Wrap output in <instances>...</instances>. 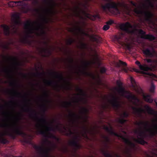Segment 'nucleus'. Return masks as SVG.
I'll list each match as a JSON object with an SVG mask.
<instances>
[{"mask_svg":"<svg viewBox=\"0 0 157 157\" xmlns=\"http://www.w3.org/2000/svg\"><path fill=\"white\" fill-rule=\"evenodd\" d=\"M117 91L119 93L121 94L122 95H123L125 93L127 94L128 95L126 96L125 97L131 101L134 100L139 101L135 95L133 94L129 91H125L124 88L122 86L119 87Z\"/></svg>","mask_w":157,"mask_h":157,"instance_id":"6e6552de","label":"nucleus"},{"mask_svg":"<svg viewBox=\"0 0 157 157\" xmlns=\"http://www.w3.org/2000/svg\"><path fill=\"white\" fill-rule=\"evenodd\" d=\"M115 38L117 40L120 44L122 46H125L128 50H131V46L129 44L126 43L120 40L121 38V36H116L115 37Z\"/></svg>","mask_w":157,"mask_h":157,"instance_id":"b1692460","label":"nucleus"},{"mask_svg":"<svg viewBox=\"0 0 157 157\" xmlns=\"http://www.w3.org/2000/svg\"><path fill=\"white\" fill-rule=\"evenodd\" d=\"M106 70L105 67H101L100 70V72L102 74L105 73L106 71Z\"/></svg>","mask_w":157,"mask_h":157,"instance_id":"5fc2aeb1","label":"nucleus"},{"mask_svg":"<svg viewBox=\"0 0 157 157\" xmlns=\"http://www.w3.org/2000/svg\"><path fill=\"white\" fill-rule=\"evenodd\" d=\"M82 62L84 65V70L83 71H81L80 70V71L84 74L87 75H90V74L85 71L86 68L89 64V63L87 61H83Z\"/></svg>","mask_w":157,"mask_h":157,"instance_id":"c85d7f7f","label":"nucleus"},{"mask_svg":"<svg viewBox=\"0 0 157 157\" xmlns=\"http://www.w3.org/2000/svg\"><path fill=\"white\" fill-rule=\"evenodd\" d=\"M43 108L42 109V112L44 114L45 113L46 111V106L45 105H43Z\"/></svg>","mask_w":157,"mask_h":157,"instance_id":"052dcab7","label":"nucleus"},{"mask_svg":"<svg viewBox=\"0 0 157 157\" xmlns=\"http://www.w3.org/2000/svg\"><path fill=\"white\" fill-rule=\"evenodd\" d=\"M76 90L79 93V94H76L77 95H80L83 97L85 96L86 95V94L84 92V90L80 88L77 87L76 88Z\"/></svg>","mask_w":157,"mask_h":157,"instance_id":"2f4dec72","label":"nucleus"},{"mask_svg":"<svg viewBox=\"0 0 157 157\" xmlns=\"http://www.w3.org/2000/svg\"><path fill=\"white\" fill-rule=\"evenodd\" d=\"M135 31L140 35V37L142 39H147L150 41H152L155 39L154 36L151 34H146V32L142 29H135Z\"/></svg>","mask_w":157,"mask_h":157,"instance_id":"9d476101","label":"nucleus"},{"mask_svg":"<svg viewBox=\"0 0 157 157\" xmlns=\"http://www.w3.org/2000/svg\"><path fill=\"white\" fill-rule=\"evenodd\" d=\"M146 1L148 3L149 6L151 8L154 7V4L151 0H146Z\"/></svg>","mask_w":157,"mask_h":157,"instance_id":"c03bdc74","label":"nucleus"},{"mask_svg":"<svg viewBox=\"0 0 157 157\" xmlns=\"http://www.w3.org/2000/svg\"><path fill=\"white\" fill-rule=\"evenodd\" d=\"M153 123L152 128H149V122L148 121L136 122L135 124L138 126L140 128L139 130H135L134 132L135 133L138 135L137 136V138H134V140L135 142L142 145L147 143L144 140V138L146 136V134L144 131L142 130V126L144 127L146 131L149 133L151 136H153L155 134H157V119L154 120Z\"/></svg>","mask_w":157,"mask_h":157,"instance_id":"f03ea898","label":"nucleus"},{"mask_svg":"<svg viewBox=\"0 0 157 157\" xmlns=\"http://www.w3.org/2000/svg\"><path fill=\"white\" fill-rule=\"evenodd\" d=\"M46 128V129L48 131H55V129L52 127H48L47 126H45Z\"/></svg>","mask_w":157,"mask_h":157,"instance_id":"49530a36","label":"nucleus"},{"mask_svg":"<svg viewBox=\"0 0 157 157\" xmlns=\"http://www.w3.org/2000/svg\"><path fill=\"white\" fill-rule=\"evenodd\" d=\"M69 115V117L72 118L74 120H75L76 119H78L79 117V116L75 113L71 112V111Z\"/></svg>","mask_w":157,"mask_h":157,"instance_id":"7c9ffc66","label":"nucleus"},{"mask_svg":"<svg viewBox=\"0 0 157 157\" xmlns=\"http://www.w3.org/2000/svg\"><path fill=\"white\" fill-rule=\"evenodd\" d=\"M44 96L46 97V98H47L49 96V95H48V94L46 90L44 91Z\"/></svg>","mask_w":157,"mask_h":157,"instance_id":"680f3d73","label":"nucleus"},{"mask_svg":"<svg viewBox=\"0 0 157 157\" xmlns=\"http://www.w3.org/2000/svg\"><path fill=\"white\" fill-rule=\"evenodd\" d=\"M129 116V113L127 112H124L121 115V117H122L118 118V122L120 124H121L120 127H122V125L124 124L127 121V120L124 119L123 118H127Z\"/></svg>","mask_w":157,"mask_h":157,"instance_id":"a211bd4d","label":"nucleus"},{"mask_svg":"<svg viewBox=\"0 0 157 157\" xmlns=\"http://www.w3.org/2000/svg\"><path fill=\"white\" fill-rule=\"evenodd\" d=\"M78 138V136H75L74 137V139L69 142V144L74 147L76 150L79 149L81 147V145L78 144V141H77Z\"/></svg>","mask_w":157,"mask_h":157,"instance_id":"6ab92c4d","label":"nucleus"},{"mask_svg":"<svg viewBox=\"0 0 157 157\" xmlns=\"http://www.w3.org/2000/svg\"><path fill=\"white\" fill-rule=\"evenodd\" d=\"M121 7L124 12H128L129 11V8L128 5L124 3L119 2L117 3L114 2H110L102 6V8L104 11L107 10L111 13L117 14L120 13V11L118 7Z\"/></svg>","mask_w":157,"mask_h":157,"instance_id":"39448f33","label":"nucleus"},{"mask_svg":"<svg viewBox=\"0 0 157 157\" xmlns=\"http://www.w3.org/2000/svg\"><path fill=\"white\" fill-rule=\"evenodd\" d=\"M101 153L105 157H113L112 155L108 152V151L104 150H102Z\"/></svg>","mask_w":157,"mask_h":157,"instance_id":"473e14b6","label":"nucleus"},{"mask_svg":"<svg viewBox=\"0 0 157 157\" xmlns=\"http://www.w3.org/2000/svg\"><path fill=\"white\" fill-rule=\"evenodd\" d=\"M144 61L148 63H152L153 62L152 60L151 59H145Z\"/></svg>","mask_w":157,"mask_h":157,"instance_id":"bf43d9fd","label":"nucleus"},{"mask_svg":"<svg viewBox=\"0 0 157 157\" xmlns=\"http://www.w3.org/2000/svg\"><path fill=\"white\" fill-rule=\"evenodd\" d=\"M135 63L138 66L140 70L144 71H151L154 69L153 66L149 67L145 64H141L140 62L138 60L136 61Z\"/></svg>","mask_w":157,"mask_h":157,"instance_id":"ddd939ff","label":"nucleus"},{"mask_svg":"<svg viewBox=\"0 0 157 157\" xmlns=\"http://www.w3.org/2000/svg\"><path fill=\"white\" fill-rule=\"evenodd\" d=\"M144 74L148 75V76H152V77H155V75L153 73H151L149 72H146Z\"/></svg>","mask_w":157,"mask_h":157,"instance_id":"4d7b16f0","label":"nucleus"},{"mask_svg":"<svg viewBox=\"0 0 157 157\" xmlns=\"http://www.w3.org/2000/svg\"><path fill=\"white\" fill-rule=\"evenodd\" d=\"M89 110L87 108L82 107L81 112L82 114H86L89 112Z\"/></svg>","mask_w":157,"mask_h":157,"instance_id":"e433bc0d","label":"nucleus"},{"mask_svg":"<svg viewBox=\"0 0 157 157\" xmlns=\"http://www.w3.org/2000/svg\"><path fill=\"white\" fill-rule=\"evenodd\" d=\"M143 51L144 54L147 57L150 58L154 57L156 54V52L154 50H153L152 51H151L148 48H147L144 50Z\"/></svg>","mask_w":157,"mask_h":157,"instance_id":"4be33fe9","label":"nucleus"},{"mask_svg":"<svg viewBox=\"0 0 157 157\" xmlns=\"http://www.w3.org/2000/svg\"><path fill=\"white\" fill-rule=\"evenodd\" d=\"M11 21L13 25L14 26L13 29H15L16 26L19 25L21 24L20 16L18 13H14L12 15Z\"/></svg>","mask_w":157,"mask_h":157,"instance_id":"f8f14e48","label":"nucleus"},{"mask_svg":"<svg viewBox=\"0 0 157 157\" xmlns=\"http://www.w3.org/2000/svg\"><path fill=\"white\" fill-rule=\"evenodd\" d=\"M114 23V22L113 21L110 20H109V21H107L106 23V24L107 25H111L112 24Z\"/></svg>","mask_w":157,"mask_h":157,"instance_id":"6e6d98bb","label":"nucleus"},{"mask_svg":"<svg viewBox=\"0 0 157 157\" xmlns=\"http://www.w3.org/2000/svg\"><path fill=\"white\" fill-rule=\"evenodd\" d=\"M43 2L45 4L52 6L53 4H55L54 0H43Z\"/></svg>","mask_w":157,"mask_h":157,"instance_id":"72a5a7b5","label":"nucleus"},{"mask_svg":"<svg viewBox=\"0 0 157 157\" xmlns=\"http://www.w3.org/2000/svg\"><path fill=\"white\" fill-rule=\"evenodd\" d=\"M68 61L71 64H72L70 66V67L71 68H73L74 67V66L72 64H73V63H74V59H73L71 58H70L68 59Z\"/></svg>","mask_w":157,"mask_h":157,"instance_id":"a18cd8bd","label":"nucleus"},{"mask_svg":"<svg viewBox=\"0 0 157 157\" xmlns=\"http://www.w3.org/2000/svg\"><path fill=\"white\" fill-rule=\"evenodd\" d=\"M49 137L53 138L57 141H58L59 140V138L56 137L55 135H54L53 134H51L50 133H49Z\"/></svg>","mask_w":157,"mask_h":157,"instance_id":"58836bf2","label":"nucleus"},{"mask_svg":"<svg viewBox=\"0 0 157 157\" xmlns=\"http://www.w3.org/2000/svg\"><path fill=\"white\" fill-rule=\"evenodd\" d=\"M56 129L61 132H63L64 131L60 127L59 125H57L56 127Z\"/></svg>","mask_w":157,"mask_h":157,"instance_id":"864d4df0","label":"nucleus"},{"mask_svg":"<svg viewBox=\"0 0 157 157\" xmlns=\"http://www.w3.org/2000/svg\"><path fill=\"white\" fill-rule=\"evenodd\" d=\"M116 83L119 87L122 86V83L120 80H117L116 81Z\"/></svg>","mask_w":157,"mask_h":157,"instance_id":"09e8293b","label":"nucleus"},{"mask_svg":"<svg viewBox=\"0 0 157 157\" xmlns=\"http://www.w3.org/2000/svg\"><path fill=\"white\" fill-rule=\"evenodd\" d=\"M109 25L106 24L103 26V29L104 31H106L109 29Z\"/></svg>","mask_w":157,"mask_h":157,"instance_id":"8fccbe9b","label":"nucleus"},{"mask_svg":"<svg viewBox=\"0 0 157 157\" xmlns=\"http://www.w3.org/2000/svg\"><path fill=\"white\" fill-rule=\"evenodd\" d=\"M135 13L138 14H143L144 16L145 20L149 23L153 22L154 14L151 11L148 10H142L135 8L134 10Z\"/></svg>","mask_w":157,"mask_h":157,"instance_id":"0eeeda50","label":"nucleus"},{"mask_svg":"<svg viewBox=\"0 0 157 157\" xmlns=\"http://www.w3.org/2000/svg\"><path fill=\"white\" fill-rule=\"evenodd\" d=\"M2 71L6 74L10 75V77L11 78L13 79V80L12 81L10 82V86H18L17 82L14 79L13 76L10 75V73L12 71L9 69L8 67L6 66L2 68Z\"/></svg>","mask_w":157,"mask_h":157,"instance_id":"2eb2a0df","label":"nucleus"},{"mask_svg":"<svg viewBox=\"0 0 157 157\" xmlns=\"http://www.w3.org/2000/svg\"><path fill=\"white\" fill-rule=\"evenodd\" d=\"M25 106L26 107L25 108L24 107L22 108V109L23 110L24 112L29 113V116L30 117L33 118L35 120L38 121L40 122L42 124L36 125L37 128L39 129L37 131L38 133L43 135L44 137H47L46 132L42 129H40V128L44 126V125H46L48 124L47 120L44 117V115H42V118L39 119L38 117L37 113L35 110L29 106L25 105Z\"/></svg>","mask_w":157,"mask_h":157,"instance_id":"20e7f679","label":"nucleus"},{"mask_svg":"<svg viewBox=\"0 0 157 157\" xmlns=\"http://www.w3.org/2000/svg\"><path fill=\"white\" fill-rule=\"evenodd\" d=\"M118 65L119 66H120V65H122L124 66H125L127 65V64L125 62H123L121 60H120L118 62Z\"/></svg>","mask_w":157,"mask_h":157,"instance_id":"de8ad7c7","label":"nucleus"},{"mask_svg":"<svg viewBox=\"0 0 157 157\" xmlns=\"http://www.w3.org/2000/svg\"><path fill=\"white\" fill-rule=\"evenodd\" d=\"M72 105V104L71 102L70 101H66L64 102L63 107L64 108H68L69 106H71Z\"/></svg>","mask_w":157,"mask_h":157,"instance_id":"c9c22d12","label":"nucleus"},{"mask_svg":"<svg viewBox=\"0 0 157 157\" xmlns=\"http://www.w3.org/2000/svg\"><path fill=\"white\" fill-rule=\"evenodd\" d=\"M143 7L144 9H148V7L145 4H143Z\"/></svg>","mask_w":157,"mask_h":157,"instance_id":"774afa93","label":"nucleus"},{"mask_svg":"<svg viewBox=\"0 0 157 157\" xmlns=\"http://www.w3.org/2000/svg\"><path fill=\"white\" fill-rule=\"evenodd\" d=\"M44 143L45 144L47 143L51 145V147L45 148L43 146H40L34 144L33 146V147L36 150L42 153L44 157H50L49 152L54 150L57 147V146L55 144H52L47 139L45 140Z\"/></svg>","mask_w":157,"mask_h":157,"instance_id":"423d86ee","label":"nucleus"},{"mask_svg":"<svg viewBox=\"0 0 157 157\" xmlns=\"http://www.w3.org/2000/svg\"><path fill=\"white\" fill-rule=\"evenodd\" d=\"M3 59L4 62H8L11 61H13L14 64L16 66L20 65V63L17 61L16 57H13L9 56H3Z\"/></svg>","mask_w":157,"mask_h":157,"instance_id":"f3484780","label":"nucleus"},{"mask_svg":"<svg viewBox=\"0 0 157 157\" xmlns=\"http://www.w3.org/2000/svg\"><path fill=\"white\" fill-rule=\"evenodd\" d=\"M21 75H22V76L24 78H26L27 77V75L25 74L22 73H20Z\"/></svg>","mask_w":157,"mask_h":157,"instance_id":"338daca9","label":"nucleus"},{"mask_svg":"<svg viewBox=\"0 0 157 157\" xmlns=\"http://www.w3.org/2000/svg\"><path fill=\"white\" fill-rule=\"evenodd\" d=\"M43 44L46 46V48H39L40 51L41 53H44L45 54H47L48 55V56L52 54V52L50 48H48V43L47 42L44 41Z\"/></svg>","mask_w":157,"mask_h":157,"instance_id":"aec40b11","label":"nucleus"},{"mask_svg":"<svg viewBox=\"0 0 157 157\" xmlns=\"http://www.w3.org/2000/svg\"><path fill=\"white\" fill-rule=\"evenodd\" d=\"M50 75L54 76L55 78L59 79L60 80H63L66 83V86L65 87L69 89L70 86V83L69 82L67 81L63 77V75L61 73H59L57 72L53 71L49 73Z\"/></svg>","mask_w":157,"mask_h":157,"instance_id":"9b49d317","label":"nucleus"},{"mask_svg":"<svg viewBox=\"0 0 157 157\" xmlns=\"http://www.w3.org/2000/svg\"><path fill=\"white\" fill-rule=\"evenodd\" d=\"M84 99V98H81L79 99H76V102H78L79 101H82Z\"/></svg>","mask_w":157,"mask_h":157,"instance_id":"0e129e2a","label":"nucleus"},{"mask_svg":"<svg viewBox=\"0 0 157 157\" xmlns=\"http://www.w3.org/2000/svg\"><path fill=\"white\" fill-rule=\"evenodd\" d=\"M109 102L113 108L116 111L121 107V104L118 100V98L115 96H113L112 99L109 100Z\"/></svg>","mask_w":157,"mask_h":157,"instance_id":"4468645a","label":"nucleus"},{"mask_svg":"<svg viewBox=\"0 0 157 157\" xmlns=\"http://www.w3.org/2000/svg\"><path fill=\"white\" fill-rule=\"evenodd\" d=\"M45 74V73L43 72V73H40L38 72H37L36 73H33V75L34 76H41Z\"/></svg>","mask_w":157,"mask_h":157,"instance_id":"a19ab883","label":"nucleus"},{"mask_svg":"<svg viewBox=\"0 0 157 157\" xmlns=\"http://www.w3.org/2000/svg\"><path fill=\"white\" fill-rule=\"evenodd\" d=\"M87 17L89 18L90 19H91L93 21H95L96 18L100 19V16L98 14L93 15H91L89 17L88 16Z\"/></svg>","mask_w":157,"mask_h":157,"instance_id":"f704fd0d","label":"nucleus"},{"mask_svg":"<svg viewBox=\"0 0 157 157\" xmlns=\"http://www.w3.org/2000/svg\"><path fill=\"white\" fill-rule=\"evenodd\" d=\"M13 91L14 94L17 96L21 95V93L18 92L16 90H13Z\"/></svg>","mask_w":157,"mask_h":157,"instance_id":"3c124183","label":"nucleus"},{"mask_svg":"<svg viewBox=\"0 0 157 157\" xmlns=\"http://www.w3.org/2000/svg\"><path fill=\"white\" fill-rule=\"evenodd\" d=\"M121 138L123 140L124 142L127 144L129 145L132 149H135L136 148V144L133 143L131 142L129 140L123 136H121Z\"/></svg>","mask_w":157,"mask_h":157,"instance_id":"5701e85b","label":"nucleus"},{"mask_svg":"<svg viewBox=\"0 0 157 157\" xmlns=\"http://www.w3.org/2000/svg\"><path fill=\"white\" fill-rule=\"evenodd\" d=\"M143 98L144 100L147 102L151 103L153 101V100L151 98V95L150 94H147L145 95L143 94Z\"/></svg>","mask_w":157,"mask_h":157,"instance_id":"cd10ccee","label":"nucleus"},{"mask_svg":"<svg viewBox=\"0 0 157 157\" xmlns=\"http://www.w3.org/2000/svg\"><path fill=\"white\" fill-rule=\"evenodd\" d=\"M1 114L4 116V118L2 120L3 122H0V128H9L10 131H6L4 132H0V143L5 144L9 143V141L4 137L5 135L8 136L13 139H15L17 135L25 137L26 134L21 129L20 127L17 125L15 123L13 124H7L6 123L9 120V113L6 111H2Z\"/></svg>","mask_w":157,"mask_h":157,"instance_id":"f257e3e1","label":"nucleus"},{"mask_svg":"<svg viewBox=\"0 0 157 157\" xmlns=\"http://www.w3.org/2000/svg\"><path fill=\"white\" fill-rule=\"evenodd\" d=\"M74 133L72 132L70 129H69V132H66L65 135L67 136H71V135H74Z\"/></svg>","mask_w":157,"mask_h":157,"instance_id":"37998d69","label":"nucleus"},{"mask_svg":"<svg viewBox=\"0 0 157 157\" xmlns=\"http://www.w3.org/2000/svg\"><path fill=\"white\" fill-rule=\"evenodd\" d=\"M155 89V85L153 83H152L149 90L150 92L151 93H154V92Z\"/></svg>","mask_w":157,"mask_h":157,"instance_id":"4c0bfd02","label":"nucleus"},{"mask_svg":"<svg viewBox=\"0 0 157 157\" xmlns=\"http://www.w3.org/2000/svg\"><path fill=\"white\" fill-rule=\"evenodd\" d=\"M130 4L132 5L133 6L136 7L137 6V4L133 2V1H131L130 2Z\"/></svg>","mask_w":157,"mask_h":157,"instance_id":"13d9d810","label":"nucleus"},{"mask_svg":"<svg viewBox=\"0 0 157 157\" xmlns=\"http://www.w3.org/2000/svg\"><path fill=\"white\" fill-rule=\"evenodd\" d=\"M104 128L110 134L113 135L117 137H121L120 135H119L117 133L113 131V128L111 127L109 128L107 126H105L104 127Z\"/></svg>","mask_w":157,"mask_h":157,"instance_id":"393cba45","label":"nucleus"},{"mask_svg":"<svg viewBox=\"0 0 157 157\" xmlns=\"http://www.w3.org/2000/svg\"><path fill=\"white\" fill-rule=\"evenodd\" d=\"M104 138L105 139V142L107 143H109L110 141V140L109 138L107 136H104Z\"/></svg>","mask_w":157,"mask_h":157,"instance_id":"603ef678","label":"nucleus"},{"mask_svg":"<svg viewBox=\"0 0 157 157\" xmlns=\"http://www.w3.org/2000/svg\"><path fill=\"white\" fill-rule=\"evenodd\" d=\"M132 25L128 22H126L125 23H123L120 25V29L127 33H130V29L132 28Z\"/></svg>","mask_w":157,"mask_h":157,"instance_id":"dca6fc26","label":"nucleus"},{"mask_svg":"<svg viewBox=\"0 0 157 157\" xmlns=\"http://www.w3.org/2000/svg\"><path fill=\"white\" fill-rule=\"evenodd\" d=\"M1 27L3 29L4 34L6 36H9L10 34V28L6 25H2Z\"/></svg>","mask_w":157,"mask_h":157,"instance_id":"a878e982","label":"nucleus"},{"mask_svg":"<svg viewBox=\"0 0 157 157\" xmlns=\"http://www.w3.org/2000/svg\"><path fill=\"white\" fill-rule=\"evenodd\" d=\"M41 22L38 21L32 22L30 21H28L24 24L25 29L27 30V32L25 36L21 38L20 42L24 44H31V43L29 39V38L31 37L30 34L33 33L34 29L33 27L34 24L36 25V26L35 28V30L37 31H40L42 35H45V32L44 30V23H47L48 19L45 16H41L40 17Z\"/></svg>","mask_w":157,"mask_h":157,"instance_id":"7ed1b4c3","label":"nucleus"},{"mask_svg":"<svg viewBox=\"0 0 157 157\" xmlns=\"http://www.w3.org/2000/svg\"><path fill=\"white\" fill-rule=\"evenodd\" d=\"M82 132L83 133V135H85L86 136H87V133L89 132V131L88 129L85 127H83Z\"/></svg>","mask_w":157,"mask_h":157,"instance_id":"ea45409f","label":"nucleus"},{"mask_svg":"<svg viewBox=\"0 0 157 157\" xmlns=\"http://www.w3.org/2000/svg\"><path fill=\"white\" fill-rule=\"evenodd\" d=\"M132 109L134 111V114L139 116H141L142 113L144 112V110L142 108H137L135 107L132 106Z\"/></svg>","mask_w":157,"mask_h":157,"instance_id":"bb28decb","label":"nucleus"},{"mask_svg":"<svg viewBox=\"0 0 157 157\" xmlns=\"http://www.w3.org/2000/svg\"><path fill=\"white\" fill-rule=\"evenodd\" d=\"M8 4L10 7L21 6L22 11L25 13H27L29 11V9L25 7L26 4L24 1L10 2Z\"/></svg>","mask_w":157,"mask_h":157,"instance_id":"1a4fd4ad","label":"nucleus"},{"mask_svg":"<svg viewBox=\"0 0 157 157\" xmlns=\"http://www.w3.org/2000/svg\"><path fill=\"white\" fill-rule=\"evenodd\" d=\"M75 42V40L72 39H68L67 41V44L69 45H71Z\"/></svg>","mask_w":157,"mask_h":157,"instance_id":"79ce46f5","label":"nucleus"},{"mask_svg":"<svg viewBox=\"0 0 157 157\" xmlns=\"http://www.w3.org/2000/svg\"><path fill=\"white\" fill-rule=\"evenodd\" d=\"M46 84L49 86L53 85L55 89L58 91H59V88L63 86L59 85L57 82H55L52 80H48L46 82Z\"/></svg>","mask_w":157,"mask_h":157,"instance_id":"412c9836","label":"nucleus"},{"mask_svg":"<svg viewBox=\"0 0 157 157\" xmlns=\"http://www.w3.org/2000/svg\"><path fill=\"white\" fill-rule=\"evenodd\" d=\"M147 113L151 115L155 114V111L149 106L146 105L145 107Z\"/></svg>","mask_w":157,"mask_h":157,"instance_id":"c756f323","label":"nucleus"},{"mask_svg":"<svg viewBox=\"0 0 157 157\" xmlns=\"http://www.w3.org/2000/svg\"><path fill=\"white\" fill-rule=\"evenodd\" d=\"M122 70L125 72L127 73L128 71V69L127 67H124L122 68Z\"/></svg>","mask_w":157,"mask_h":157,"instance_id":"69168bd1","label":"nucleus"},{"mask_svg":"<svg viewBox=\"0 0 157 157\" xmlns=\"http://www.w3.org/2000/svg\"><path fill=\"white\" fill-rule=\"evenodd\" d=\"M45 11L47 13H52V10L50 9H47L45 10Z\"/></svg>","mask_w":157,"mask_h":157,"instance_id":"e2e57ef3","label":"nucleus"}]
</instances>
